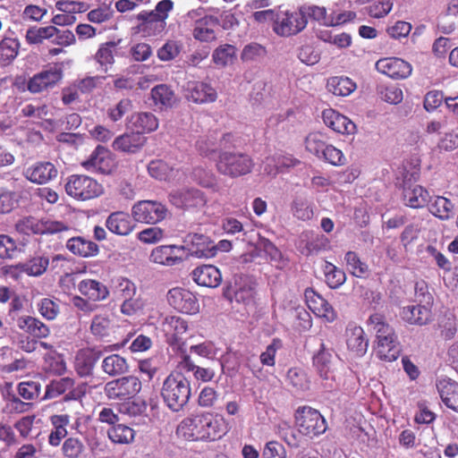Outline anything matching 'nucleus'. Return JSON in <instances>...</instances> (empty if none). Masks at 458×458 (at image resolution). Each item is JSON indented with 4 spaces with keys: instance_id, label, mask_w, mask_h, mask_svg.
Wrapping results in <instances>:
<instances>
[{
    "instance_id": "1",
    "label": "nucleus",
    "mask_w": 458,
    "mask_h": 458,
    "mask_svg": "<svg viewBox=\"0 0 458 458\" xmlns=\"http://www.w3.org/2000/svg\"><path fill=\"white\" fill-rule=\"evenodd\" d=\"M191 394V383L182 372H171L163 382L161 396L173 411H182L188 403Z\"/></svg>"
},
{
    "instance_id": "2",
    "label": "nucleus",
    "mask_w": 458,
    "mask_h": 458,
    "mask_svg": "<svg viewBox=\"0 0 458 458\" xmlns=\"http://www.w3.org/2000/svg\"><path fill=\"white\" fill-rule=\"evenodd\" d=\"M64 191L77 201H88L100 197L104 193V187L91 176L71 174L65 180Z\"/></svg>"
},
{
    "instance_id": "3",
    "label": "nucleus",
    "mask_w": 458,
    "mask_h": 458,
    "mask_svg": "<svg viewBox=\"0 0 458 458\" xmlns=\"http://www.w3.org/2000/svg\"><path fill=\"white\" fill-rule=\"evenodd\" d=\"M294 424L299 434L310 438L317 437L327 429V422L320 411L308 405L297 408Z\"/></svg>"
},
{
    "instance_id": "4",
    "label": "nucleus",
    "mask_w": 458,
    "mask_h": 458,
    "mask_svg": "<svg viewBox=\"0 0 458 458\" xmlns=\"http://www.w3.org/2000/svg\"><path fill=\"white\" fill-rule=\"evenodd\" d=\"M253 165V160L250 156L238 152H221L216 160V171L230 178L250 174Z\"/></svg>"
},
{
    "instance_id": "5",
    "label": "nucleus",
    "mask_w": 458,
    "mask_h": 458,
    "mask_svg": "<svg viewBox=\"0 0 458 458\" xmlns=\"http://www.w3.org/2000/svg\"><path fill=\"white\" fill-rule=\"evenodd\" d=\"M308 24L306 7L294 11L280 12L276 15L273 30L281 37H290L301 32Z\"/></svg>"
},
{
    "instance_id": "6",
    "label": "nucleus",
    "mask_w": 458,
    "mask_h": 458,
    "mask_svg": "<svg viewBox=\"0 0 458 458\" xmlns=\"http://www.w3.org/2000/svg\"><path fill=\"white\" fill-rule=\"evenodd\" d=\"M88 392V384L81 383L75 386L73 378L69 377L54 379L49 382L46 386L43 400L55 399L65 394L64 400L78 401L82 399Z\"/></svg>"
},
{
    "instance_id": "7",
    "label": "nucleus",
    "mask_w": 458,
    "mask_h": 458,
    "mask_svg": "<svg viewBox=\"0 0 458 458\" xmlns=\"http://www.w3.org/2000/svg\"><path fill=\"white\" fill-rule=\"evenodd\" d=\"M173 6L174 3L171 0H162L157 4L154 10H143L139 13L136 19L140 21V30L148 31V35H150V30L153 31V34L161 33L166 26L165 20Z\"/></svg>"
},
{
    "instance_id": "8",
    "label": "nucleus",
    "mask_w": 458,
    "mask_h": 458,
    "mask_svg": "<svg viewBox=\"0 0 458 458\" xmlns=\"http://www.w3.org/2000/svg\"><path fill=\"white\" fill-rule=\"evenodd\" d=\"M168 209L162 202L157 200H139L131 208V216L135 222L157 225L165 219Z\"/></svg>"
},
{
    "instance_id": "9",
    "label": "nucleus",
    "mask_w": 458,
    "mask_h": 458,
    "mask_svg": "<svg viewBox=\"0 0 458 458\" xmlns=\"http://www.w3.org/2000/svg\"><path fill=\"white\" fill-rule=\"evenodd\" d=\"M418 178V172L412 173L410 178L404 175L401 188V199L404 206L411 208H422L428 204L430 199L428 190L416 183Z\"/></svg>"
},
{
    "instance_id": "10",
    "label": "nucleus",
    "mask_w": 458,
    "mask_h": 458,
    "mask_svg": "<svg viewBox=\"0 0 458 458\" xmlns=\"http://www.w3.org/2000/svg\"><path fill=\"white\" fill-rule=\"evenodd\" d=\"M141 389V381L135 376H127L106 384L105 394L110 400L126 401L135 397Z\"/></svg>"
},
{
    "instance_id": "11",
    "label": "nucleus",
    "mask_w": 458,
    "mask_h": 458,
    "mask_svg": "<svg viewBox=\"0 0 458 458\" xmlns=\"http://www.w3.org/2000/svg\"><path fill=\"white\" fill-rule=\"evenodd\" d=\"M204 411L185 417L176 428V436L186 441L204 442Z\"/></svg>"
},
{
    "instance_id": "12",
    "label": "nucleus",
    "mask_w": 458,
    "mask_h": 458,
    "mask_svg": "<svg viewBox=\"0 0 458 458\" xmlns=\"http://www.w3.org/2000/svg\"><path fill=\"white\" fill-rule=\"evenodd\" d=\"M167 301L175 310L184 314H196L199 304L195 294L188 289L174 287L167 293Z\"/></svg>"
},
{
    "instance_id": "13",
    "label": "nucleus",
    "mask_w": 458,
    "mask_h": 458,
    "mask_svg": "<svg viewBox=\"0 0 458 458\" xmlns=\"http://www.w3.org/2000/svg\"><path fill=\"white\" fill-rule=\"evenodd\" d=\"M81 165L86 170H93L103 174H111L116 166L112 152L101 145L93 150Z\"/></svg>"
},
{
    "instance_id": "14",
    "label": "nucleus",
    "mask_w": 458,
    "mask_h": 458,
    "mask_svg": "<svg viewBox=\"0 0 458 458\" xmlns=\"http://www.w3.org/2000/svg\"><path fill=\"white\" fill-rule=\"evenodd\" d=\"M170 201L177 208L200 209L207 205L208 199L205 193L200 190L185 188L171 193Z\"/></svg>"
},
{
    "instance_id": "15",
    "label": "nucleus",
    "mask_w": 458,
    "mask_h": 458,
    "mask_svg": "<svg viewBox=\"0 0 458 458\" xmlns=\"http://www.w3.org/2000/svg\"><path fill=\"white\" fill-rule=\"evenodd\" d=\"M185 251L198 259H210L216 255L217 247L208 236L199 233L188 234L185 239Z\"/></svg>"
},
{
    "instance_id": "16",
    "label": "nucleus",
    "mask_w": 458,
    "mask_h": 458,
    "mask_svg": "<svg viewBox=\"0 0 458 458\" xmlns=\"http://www.w3.org/2000/svg\"><path fill=\"white\" fill-rule=\"evenodd\" d=\"M63 78L60 68L51 67L34 74L28 81L27 89L30 93L37 94L54 88Z\"/></svg>"
},
{
    "instance_id": "17",
    "label": "nucleus",
    "mask_w": 458,
    "mask_h": 458,
    "mask_svg": "<svg viewBox=\"0 0 458 458\" xmlns=\"http://www.w3.org/2000/svg\"><path fill=\"white\" fill-rule=\"evenodd\" d=\"M377 72L394 79L403 80L408 78L412 72L410 63L397 57L381 58L376 63Z\"/></svg>"
},
{
    "instance_id": "18",
    "label": "nucleus",
    "mask_w": 458,
    "mask_h": 458,
    "mask_svg": "<svg viewBox=\"0 0 458 458\" xmlns=\"http://www.w3.org/2000/svg\"><path fill=\"white\" fill-rule=\"evenodd\" d=\"M185 259V247L182 245H160L150 253L154 263L172 267L182 263Z\"/></svg>"
},
{
    "instance_id": "19",
    "label": "nucleus",
    "mask_w": 458,
    "mask_h": 458,
    "mask_svg": "<svg viewBox=\"0 0 458 458\" xmlns=\"http://www.w3.org/2000/svg\"><path fill=\"white\" fill-rule=\"evenodd\" d=\"M432 305L415 303L404 306L400 310L401 318L412 326H425L432 320Z\"/></svg>"
},
{
    "instance_id": "20",
    "label": "nucleus",
    "mask_w": 458,
    "mask_h": 458,
    "mask_svg": "<svg viewBox=\"0 0 458 458\" xmlns=\"http://www.w3.org/2000/svg\"><path fill=\"white\" fill-rule=\"evenodd\" d=\"M322 119L328 128L337 133L352 135L356 132L355 123L335 109H325L322 112Z\"/></svg>"
},
{
    "instance_id": "21",
    "label": "nucleus",
    "mask_w": 458,
    "mask_h": 458,
    "mask_svg": "<svg viewBox=\"0 0 458 458\" xmlns=\"http://www.w3.org/2000/svg\"><path fill=\"white\" fill-rule=\"evenodd\" d=\"M306 303L309 309L318 317L325 318L327 322L335 320L337 315L334 308L320 294L313 289L309 288L305 291Z\"/></svg>"
},
{
    "instance_id": "22",
    "label": "nucleus",
    "mask_w": 458,
    "mask_h": 458,
    "mask_svg": "<svg viewBox=\"0 0 458 458\" xmlns=\"http://www.w3.org/2000/svg\"><path fill=\"white\" fill-rule=\"evenodd\" d=\"M58 170L48 161L37 162L28 167L24 173L25 177L33 183L45 184L57 177Z\"/></svg>"
},
{
    "instance_id": "23",
    "label": "nucleus",
    "mask_w": 458,
    "mask_h": 458,
    "mask_svg": "<svg viewBox=\"0 0 458 458\" xmlns=\"http://www.w3.org/2000/svg\"><path fill=\"white\" fill-rule=\"evenodd\" d=\"M332 352V349L327 348L326 344L321 343L318 351L312 357V364L323 380L335 379Z\"/></svg>"
},
{
    "instance_id": "24",
    "label": "nucleus",
    "mask_w": 458,
    "mask_h": 458,
    "mask_svg": "<svg viewBox=\"0 0 458 458\" xmlns=\"http://www.w3.org/2000/svg\"><path fill=\"white\" fill-rule=\"evenodd\" d=\"M102 352L96 348H84L80 350L74 361L76 372L81 377H87L92 374L94 367L101 358Z\"/></svg>"
},
{
    "instance_id": "25",
    "label": "nucleus",
    "mask_w": 458,
    "mask_h": 458,
    "mask_svg": "<svg viewBox=\"0 0 458 458\" xmlns=\"http://www.w3.org/2000/svg\"><path fill=\"white\" fill-rule=\"evenodd\" d=\"M106 227L114 234L129 235L136 227L131 216L123 211L112 212L106 219Z\"/></svg>"
},
{
    "instance_id": "26",
    "label": "nucleus",
    "mask_w": 458,
    "mask_h": 458,
    "mask_svg": "<svg viewBox=\"0 0 458 458\" xmlns=\"http://www.w3.org/2000/svg\"><path fill=\"white\" fill-rule=\"evenodd\" d=\"M51 430L48 436V444L57 447L62 441L67 438L68 426L71 422V416L67 413L53 414L49 417Z\"/></svg>"
},
{
    "instance_id": "27",
    "label": "nucleus",
    "mask_w": 458,
    "mask_h": 458,
    "mask_svg": "<svg viewBox=\"0 0 458 458\" xmlns=\"http://www.w3.org/2000/svg\"><path fill=\"white\" fill-rule=\"evenodd\" d=\"M78 291L92 303L105 301L110 293L108 287L95 279H83L78 284Z\"/></svg>"
},
{
    "instance_id": "28",
    "label": "nucleus",
    "mask_w": 458,
    "mask_h": 458,
    "mask_svg": "<svg viewBox=\"0 0 458 458\" xmlns=\"http://www.w3.org/2000/svg\"><path fill=\"white\" fill-rule=\"evenodd\" d=\"M191 276L197 284L209 288H216L222 282V275L219 269L213 265H203L196 267L192 271Z\"/></svg>"
},
{
    "instance_id": "29",
    "label": "nucleus",
    "mask_w": 458,
    "mask_h": 458,
    "mask_svg": "<svg viewBox=\"0 0 458 458\" xmlns=\"http://www.w3.org/2000/svg\"><path fill=\"white\" fill-rule=\"evenodd\" d=\"M217 94L209 84L200 81L189 82L186 98L197 104L210 103L216 99Z\"/></svg>"
},
{
    "instance_id": "30",
    "label": "nucleus",
    "mask_w": 458,
    "mask_h": 458,
    "mask_svg": "<svg viewBox=\"0 0 458 458\" xmlns=\"http://www.w3.org/2000/svg\"><path fill=\"white\" fill-rule=\"evenodd\" d=\"M204 442L221 439L227 432L225 420L212 412L204 411Z\"/></svg>"
},
{
    "instance_id": "31",
    "label": "nucleus",
    "mask_w": 458,
    "mask_h": 458,
    "mask_svg": "<svg viewBox=\"0 0 458 458\" xmlns=\"http://www.w3.org/2000/svg\"><path fill=\"white\" fill-rule=\"evenodd\" d=\"M437 388L445 405L458 412V383L444 377L437 381Z\"/></svg>"
},
{
    "instance_id": "32",
    "label": "nucleus",
    "mask_w": 458,
    "mask_h": 458,
    "mask_svg": "<svg viewBox=\"0 0 458 458\" xmlns=\"http://www.w3.org/2000/svg\"><path fill=\"white\" fill-rule=\"evenodd\" d=\"M17 326L21 330L26 332L29 335L42 339L50 335V328L39 318L32 316H21L17 319Z\"/></svg>"
},
{
    "instance_id": "33",
    "label": "nucleus",
    "mask_w": 458,
    "mask_h": 458,
    "mask_svg": "<svg viewBox=\"0 0 458 458\" xmlns=\"http://www.w3.org/2000/svg\"><path fill=\"white\" fill-rule=\"evenodd\" d=\"M24 225L34 234H54L69 231V227L62 222L52 220H37L27 218Z\"/></svg>"
},
{
    "instance_id": "34",
    "label": "nucleus",
    "mask_w": 458,
    "mask_h": 458,
    "mask_svg": "<svg viewBox=\"0 0 458 458\" xmlns=\"http://www.w3.org/2000/svg\"><path fill=\"white\" fill-rule=\"evenodd\" d=\"M146 139L139 132L133 131L118 136L113 142L114 150L125 153H136L145 144Z\"/></svg>"
},
{
    "instance_id": "35",
    "label": "nucleus",
    "mask_w": 458,
    "mask_h": 458,
    "mask_svg": "<svg viewBox=\"0 0 458 458\" xmlns=\"http://www.w3.org/2000/svg\"><path fill=\"white\" fill-rule=\"evenodd\" d=\"M131 128L140 134L150 133L158 128V120L149 112L135 113L129 120Z\"/></svg>"
},
{
    "instance_id": "36",
    "label": "nucleus",
    "mask_w": 458,
    "mask_h": 458,
    "mask_svg": "<svg viewBox=\"0 0 458 458\" xmlns=\"http://www.w3.org/2000/svg\"><path fill=\"white\" fill-rule=\"evenodd\" d=\"M346 336L347 347L351 352L357 356H362L367 352L369 341L361 327L354 326L347 328Z\"/></svg>"
},
{
    "instance_id": "37",
    "label": "nucleus",
    "mask_w": 458,
    "mask_h": 458,
    "mask_svg": "<svg viewBox=\"0 0 458 458\" xmlns=\"http://www.w3.org/2000/svg\"><path fill=\"white\" fill-rule=\"evenodd\" d=\"M375 354L383 361L392 362L396 360L401 353V348L396 338L376 340Z\"/></svg>"
},
{
    "instance_id": "38",
    "label": "nucleus",
    "mask_w": 458,
    "mask_h": 458,
    "mask_svg": "<svg viewBox=\"0 0 458 458\" xmlns=\"http://www.w3.org/2000/svg\"><path fill=\"white\" fill-rule=\"evenodd\" d=\"M66 248L74 255L89 258L98 255L99 248L97 243L83 237H72L66 242Z\"/></svg>"
},
{
    "instance_id": "39",
    "label": "nucleus",
    "mask_w": 458,
    "mask_h": 458,
    "mask_svg": "<svg viewBox=\"0 0 458 458\" xmlns=\"http://www.w3.org/2000/svg\"><path fill=\"white\" fill-rule=\"evenodd\" d=\"M298 164L300 161L291 154H276L266 158L265 171L268 174H276L284 168L294 167Z\"/></svg>"
},
{
    "instance_id": "40",
    "label": "nucleus",
    "mask_w": 458,
    "mask_h": 458,
    "mask_svg": "<svg viewBox=\"0 0 458 458\" xmlns=\"http://www.w3.org/2000/svg\"><path fill=\"white\" fill-rule=\"evenodd\" d=\"M217 25V20L212 16H204L196 21L193 29V37L201 42H209L216 38L214 28Z\"/></svg>"
},
{
    "instance_id": "41",
    "label": "nucleus",
    "mask_w": 458,
    "mask_h": 458,
    "mask_svg": "<svg viewBox=\"0 0 458 458\" xmlns=\"http://www.w3.org/2000/svg\"><path fill=\"white\" fill-rule=\"evenodd\" d=\"M368 324L375 332L376 340H387L397 337L394 329L387 323L386 318L383 314L374 313L370 315Z\"/></svg>"
},
{
    "instance_id": "42",
    "label": "nucleus",
    "mask_w": 458,
    "mask_h": 458,
    "mask_svg": "<svg viewBox=\"0 0 458 458\" xmlns=\"http://www.w3.org/2000/svg\"><path fill=\"white\" fill-rule=\"evenodd\" d=\"M163 331L172 341L177 342L182 335L188 329V322L178 316H167L163 323Z\"/></svg>"
},
{
    "instance_id": "43",
    "label": "nucleus",
    "mask_w": 458,
    "mask_h": 458,
    "mask_svg": "<svg viewBox=\"0 0 458 458\" xmlns=\"http://www.w3.org/2000/svg\"><path fill=\"white\" fill-rule=\"evenodd\" d=\"M178 367L184 371L192 372L194 377L197 380H200L202 382H209L215 377V371L213 369L210 368H202L197 366L191 358L187 354L182 356Z\"/></svg>"
},
{
    "instance_id": "44",
    "label": "nucleus",
    "mask_w": 458,
    "mask_h": 458,
    "mask_svg": "<svg viewBox=\"0 0 458 458\" xmlns=\"http://www.w3.org/2000/svg\"><path fill=\"white\" fill-rule=\"evenodd\" d=\"M327 87L332 94L339 97H347L357 88L356 83L345 76H335L327 81Z\"/></svg>"
},
{
    "instance_id": "45",
    "label": "nucleus",
    "mask_w": 458,
    "mask_h": 458,
    "mask_svg": "<svg viewBox=\"0 0 458 458\" xmlns=\"http://www.w3.org/2000/svg\"><path fill=\"white\" fill-rule=\"evenodd\" d=\"M328 145L327 135L320 131L310 132L305 139L306 150L318 158H321Z\"/></svg>"
},
{
    "instance_id": "46",
    "label": "nucleus",
    "mask_w": 458,
    "mask_h": 458,
    "mask_svg": "<svg viewBox=\"0 0 458 458\" xmlns=\"http://www.w3.org/2000/svg\"><path fill=\"white\" fill-rule=\"evenodd\" d=\"M20 42L16 38H4L0 41V64L7 65L18 55Z\"/></svg>"
},
{
    "instance_id": "47",
    "label": "nucleus",
    "mask_w": 458,
    "mask_h": 458,
    "mask_svg": "<svg viewBox=\"0 0 458 458\" xmlns=\"http://www.w3.org/2000/svg\"><path fill=\"white\" fill-rule=\"evenodd\" d=\"M102 369L109 376H117L125 373L128 365L123 357L118 354H111L103 360Z\"/></svg>"
},
{
    "instance_id": "48",
    "label": "nucleus",
    "mask_w": 458,
    "mask_h": 458,
    "mask_svg": "<svg viewBox=\"0 0 458 458\" xmlns=\"http://www.w3.org/2000/svg\"><path fill=\"white\" fill-rule=\"evenodd\" d=\"M61 451L64 458H84L86 447L79 437H69L64 439Z\"/></svg>"
},
{
    "instance_id": "49",
    "label": "nucleus",
    "mask_w": 458,
    "mask_h": 458,
    "mask_svg": "<svg viewBox=\"0 0 458 458\" xmlns=\"http://www.w3.org/2000/svg\"><path fill=\"white\" fill-rule=\"evenodd\" d=\"M286 379L295 392H305L310 389V381L302 369L291 368L287 372Z\"/></svg>"
},
{
    "instance_id": "50",
    "label": "nucleus",
    "mask_w": 458,
    "mask_h": 458,
    "mask_svg": "<svg viewBox=\"0 0 458 458\" xmlns=\"http://www.w3.org/2000/svg\"><path fill=\"white\" fill-rule=\"evenodd\" d=\"M429 211L441 220H448L454 215V204L449 199L438 196L430 205Z\"/></svg>"
},
{
    "instance_id": "51",
    "label": "nucleus",
    "mask_w": 458,
    "mask_h": 458,
    "mask_svg": "<svg viewBox=\"0 0 458 458\" xmlns=\"http://www.w3.org/2000/svg\"><path fill=\"white\" fill-rule=\"evenodd\" d=\"M44 365L46 372L61 376L66 371V363L61 354L57 352H50L44 356Z\"/></svg>"
},
{
    "instance_id": "52",
    "label": "nucleus",
    "mask_w": 458,
    "mask_h": 458,
    "mask_svg": "<svg viewBox=\"0 0 458 458\" xmlns=\"http://www.w3.org/2000/svg\"><path fill=\"white\" fill-rule=\"evenodd\" d=\"M109 439L115 444H129L134 439V430L124 425L116 424L108 429Z\"/></svg>"
},
{
    "instance_id": "53",
    "label": "nucleus",
    "mask_w": 458,
    "mask_h": 458,
    "mask_svg": "<svg viewBox=\"0 0 458 458\" xmlns=\"http://www.w3.org/2000/svg\"><path fill=\"white\" fill-rule=\"evenodd\" d=\"M57 33V28L55 26L47 27H31L28 29L26 32V41L30 45L39 44L44 39H49Z\"/></svg>"
},
{
    "instance_id": "54",
    "label": "nucleus",
    "mask_w": 458,
    "mask_h": 458,
    "mask_svg": "<svg viewBox=\"0 0 458 458\" xmlns=\"http://www.w3.org/2000/svg\"><path fill=\"white\" fill-rule=\"evenodd\" d=\"M39 314L47 320H55L60 314V303L58 299L46 297L37 304Z\"/></svg>"
},
{
    "instance_id": "55",
    "label": "nucleus",
    "mask_w": 458,
    "mask_h": 458,
    "mask_svg": "<svg viewBox=\"0 0 458 458\" xmlns=\"http://www.w3.org/2000/svg\"><path fill=\"white\" fill-rule=\"evenodd\" d=\"M324 274L326 283L332 289L340 287L346 280L344 271L330 262H326L324 266Z\"/></svg>"
},
{
    "instance_id": "56",
    "label": "nucleus",
    "mask_w": 458,
    "mask_h": 458,
    "mask_svg": "<svg viewBox=\"0 0 458 458\" xmlns=\"http://www.w3.org/2000/svg\"><path fill=\"white\" fill-rule=\"evenodd\" d=\"M291 211L294 217L299 220L307 221L313 216V208L310 203L303 197H296L291 204Z\"/></svg>"
},
{
    "instance_id": "57",
    "label": "nucleus",
    "mask_w": 458,
    "mask_h": 458,
    "mask_svg": "<svg viewBox=\"0 0 458 458\" xmlns=\"http://www.w3.org/2000/svg\"><path fill=\"white\" fill-rule=\"evenodd\" d=\"M151 98L155 105L160 106H171L174 102V93L171 88L165 84L154 87L151 90Z\"/></svg>"
},
{
    "instance_id": "58",
    "label": "nucleus",
    "mask_w": 458,
    "mask_h": 458,
    "mask_svg": "<svg viewBox=\"0 0 458 458\" xmlns=\"http://www.w3.org/2000/svg\"><path fill=\"white\" fill-rule=\"evenodd\" d=\"M17 393L24 401L32 402L39 397L41 384L34 380L21 381L17 385Z\"/></svg>"
},
{
    "instance_id": "59",
    "label": "nucleus",
    "mask_w": 458,
    "mask_h": 458,
    "mask_svg": "<svg viewBox=\"0 0 458 458\" xmlns=\"http://www.w3.org/2000/svg\"><path fill=\"white\" fill-rule=\"evenodd\" d=\"M148 172L155 179L166 181L173 175L174 169L164 160L155 159L148 165Z\"/></svg>"
},
{
    "instance_id": "60",
    "label": "nucleus",
    "mask_w": 458,
    "mask_h": 458,
    "mask_svg": "<svg viewBox=\"0 0 458 458\" xmlns=\"http://www.w3.org/2000/svg\"><path fill=\"white\" fill-rule=\"evenodd\" d=\"M344 260L347 269L356 277H362L368 272V265L361 261L358 254L354 251H348L345 254Z\"/></svg>"
},
{
    "instance_id": "61",
    "label": "nucleus",
    "mask_w": 458,
    "mask_h": 458,
    "mask_svg": "<svg viewBox=\"0 0 458 458\" xmlns=\"http://www.w3.org/2000/svg\"><path fill=\"white\" fill-rule=\"evenodd\" d=\"M24 274L30 276H41L47 268L48 259L42 257H36L28 262L21 263Z\"/></svg>"
},
{
    "instance_id": "62",
    "label": "nucleus",
    "mask_w": 458,
    "mask_h": 458,
    "mask_svg": "<svg viewBox=\"0 0 458 458\" xmlns=\"http://www.w3.org/2000/svg\"><path fill=\"white\" fill-rule=\"evenodd\" d=\"M165 238V230L158 226L145 228L137 233V239L145 244H155Z\"/></svg>"
},
{
    "instance_id": "63",
    "label": "nucleus",
    "mask_w": 458,
    "mask_h": 458,
    "mask_svg": "<svg viewBox=\"0 0 458 458\" xmlns=\"http://www.w3.org/2000/svg\"><path fill=\"white\" fill-rule=\"evenodd\" d=\"M235 56V47L225 44L217 47L213 53V61L216 65L225 66L232 63Z\"/></svg>"
},
{
    "instance_id": "64",
    "label": "nucleus",
    "mask_w": 458,
    "mask_h": 458,
    "mask_svg": "<svg viewBox=\"0 0 458 458\" xmlns=\"http://www.w3.org/2000/svg\"><path fill=\"white\" fill-rule=\"evenodd\" d=\"M276 433L291 447L300 445V438L289 423L283 421L276 428Z\"/></svg>"
}]
</instances>
